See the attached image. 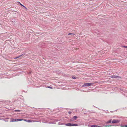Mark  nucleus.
<instances>
[{"label": "nucleus", "mask_w": 127, "mask_h": 127, "mask_svg": "<svg viewBox=\"0 0 127 127\" xmlns=\"http://www.w3.org/2000/svg\"><path fill=\"white\" fill-rule=\"evenodd\" d=\"M46 88H50V89H53V87H50V86H47V87H46Z\"/></svg>", "instance_id": "obj_14"}, {"label": "nucleus", "mask_w": 127, "mask_h": 127, "mask_svg": "<svg viewBox=\"0 0 127 127\" xmlns=\"http://www.w3.org/2000/svg\"><path fill=\"white\" fill-rule=\"evenodd\" d=\"M125 127H127V125H125Z\"/></svg>", "instance_id": "obj_22"}, {"label": "nucleus", "mask_w": 127, "mask_h": 127, "mask_svg": "<svg viewBox=\"0 0 127 127\" xmlns=\"http://www.w3.org/2000/svg\"><path fill=\"white\" fill-rule=\"evenodd\" d=\"M119 126V125H105L104 126L105 127H111V126Z\"/></svg>", "instance_id": "obj_7"}, {"label": "nucleus", "mask_w": 127, "mask_h": 127, "mask_svg": "<svg viewBox=\"0 0 127 127\" xmlns=\"http://www.w3.org/2000/svg\"><path fill=\"white\" fill-rule=\"evenodd\" d=\"M72 113V112L71 111H69L68 112V113L69 114H71Z\"/></svg>", "instance_id": "obj_20"}, {"label": "nucleus", "mask_w": 127, "mask_h": 127, "mask_svg": "<svg viewBox=\"0 0 127 127\" xmlns=\"http://www.w3.org/2000/svg\"><path fill=\"white\" fill-rule=\"evenodd\" d=\"M18 2V3L19 4H20L22 6H23L25 8H26V7H25V6H24L23 5H22V4L21 3L19 2Z\"/></svg>", "instance_id": "obj_13"}, {"label": "nucleus", "mask_w": 127, "mask_h": 127, "mask_svg": "<svg viewBox=\"0 0 127 127\" xmlns=\"http://www.w3.org/2000/svg\"><path fill=\"white\" fill-rule=\"evenodd\" d=\"M71 34H74L72 33H69L68 34V35H71Z\"/></svg>", "instance_id": "obj_18"}, {"label": "nucleus", "mask_w": 127, "mask_h": 127, "mask_svg": "<svg viewBox=\"0 0 127 127\" xmlns=\"http://www.w3.org/2000/svg\"><path fill=\"white\" fill-rule=\"evenodd\" d=\"M78 117L77 116H74L71 119H70L69 121L70 122H71L73 121H74L76 120L77 119V118Z\"/></svg>", "instance_id": "obj_5"}, {"label": "nucleus", "mask_w": 127, "mask_h": 127, "mask_svg": "<svg viewBox=\"0 0 127 127\" xmlns=\"http://www.w3.org/2000/svg\"><path fill=\"white\" fill-rule=\"evenodd\" d=\"M123 47L125 48H127V46H123Z\"/></svg>", "instance_id": "obj_19"}, {"label": "nucleus", "mask_w": 127, "mask_h": 127, "mask_svg": "<svg viewBox=\"0 0 127 127\" xmlns=\"http://www.w3.org/2000/svg\"><path fill=\"white\" fill-rule=\"evenodd\" d=\"M15 112H19L20 111V110H15Z\"/></svg>", "instance_id": "obj_15"}, {"label": "nucleus", "mask_w": 127, "mask_h": 127, "mask_svg": "<svg viewBox=\"0 0 127 127\" xmlns=\"http://www.w3.org/2000/svg\"><path fill=\"white\" fill-rule=\"evenodd\" d=\"M23 120V119H14L13 118H12L10 119V122H18L19 121H21Z\"/></svg>", "instance_id": "obj_1"}, {"label": "nucleus", "mask_w": 127, "mask_h": 127, "mask_svg": "<svg viewBox=\"0 0 127 127\" xmlns=\"http://www.w3.org/2000/svg\"><path fill=\"white\" fill-rule=\"evenodd\" d=\"M94 83H85L82 85V87H88L92 85Z\"/></svg>", "instance_id": "obj_3"}, {"label": "nucleus", "mask_w": 127, "mask_h": 127, "mask_svg": "<svg viewBox=\"0 0 127 127\" xmlns=\"http://www.w3.org/2000/svg\"><path fill=\"white\" fill-rule=\"evenodd\" d=\"M111 122L112 123V119H110L109 120L107 121L106 122V124H108L110 123H111Z\"/></svg>", "instance_id": "obj_9"}, {"label": "nucleus", "mask_w": 127, "mask_h": 127, "mask_svg": "<svg viewBox=\"0 0 127 127\" xmlns=\"http://www.w3.org/2000/svg\"><path fill=\"white\" fill-rule=\"evenodd\" d=\"M110 77L112 78H121L120 77L117 76L116 75H112L110 76Z\"/></svg>", "instance_id": "obj_6"}, {"label": "nucleus", "mask_w": 127, "mask_h": 127, "mask_svg": "<svg viewBox=\"0 0 127 127\" xmlns=\"http://www.w3.org/2000/svg\"><path fill=\"white\" fill-rule=\"evenodd\" d=\"M120 126L122 127H125V125L121 124L120 125Z\"/></svg>", "instance_id": "obj_12"}, {"label": "nucleus", "mask_w": 127, "mask_h": 127, "mask_svg": "<svg viewBox=\"0 0 127 127\" xmlns=\"http://www.w3.org/2000/svg\"><path fill=\"white\" fill-rule=\"evenodd\" d=\"M65 123H62V122H60L58 123V124L59 125H64Z\"/></svg>", "instance_id": "obj_11"}, {"label": "nucleus", "mask_w": 127, "mask_h": 127, "mask_svg": "<svg viewBox=\"0 0 127 127\" xmlns=\"http://www.w3.org/2000/svg\"><path fill=\"white\" fill-rule=\"evenodd\" d=\"M120 122V120L118 119H113L112 121V123H118Z\"/></svg>", "instance_id": "obj_4"}, {"label": "nucleus", "mask_w": 127, "mask_h": 127, "mask_svg": "<svg viewBox=\"0 0 127 127\" xmlns=\"http://www.w3.org/2000/svg\"><path fill=\"white\" fill-rule=\"evenodd\" d=\"M90 127H100V126L96 125H91Z\"/></svg>", "instance_id": "obj_8"}, {"label": "nucleus", "mask_w": 127, "mask_h": 127, "mask_svg": "<svg viewBox=\"0 0 127 127\" xmlns=\"http://www.w3.org/2000/svg\"><path fill=\"white\" fill-rule=\"evenodd\" d=\"M65 125L68 126H77L78 125V124H72L71 123H68L65 124Z\"/></svg>", "instance_id": "obj_2"}, {"label": "nucleus", "mask_w": 127, "mask_h": 127, "mask_svg": "<svg viewBox=\"0 0 127 127\" xmlns=\"http://www.w3.org/2000/svg\"><path fill=\"white\" fill-rule=\"evenodd\" d=\"M24 54H22V55H20V56H18V57H17V58H18L20 57L21 56H22Z\"/></svg>", "instance_id": "obj_16"}, {"label": "nucleus", "mask_w": 127, "mask_h": 127, "mask_svg": "<svg viewBox=\"0 0 127 127\" xmlns=\"http://www.w3.org/2000/svg\"><path fill=\"white\" fill-rule=\"evenodd\" d=\"M72 78L73 79H76V77H75L74 76H73L72 77Z\"/></svg>", "instance_id": "obj_17"}, {"label": "nucleus", "mask_w": 127, "mask_h": 127, "mask_svg": "<svg viewBox=\"0 0 127 127\" xmlns=\"http://www.w3.org/2000/svg\"><path fill=\"white\" fill-rule=\"evenodd\" d=\"M17 58H17V57H16L14 58V59H17Z\"/></svg>", "instance_id": "obj_21"}, {"label": "nucleus", "mask_w": 127, "mask_h": 127, "mask_svg": "<svg viewBox=\"0 0 127 127\" xmlns=\"http://www.w3.org/2000/svg\"><path fill=\"white\" fill-rule=\"evenodd\" d=\"M25 121H26L28 122H31V120H27L26 119H23V120Z\"/></svg>", "instance_id": "obj_10"}]
</instances>
